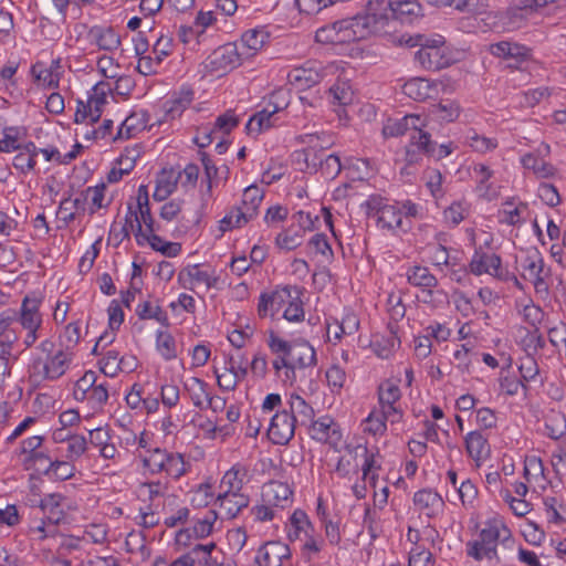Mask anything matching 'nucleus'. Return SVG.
<instances>
[{"label":"nucleus","instance_id":"obj_52","mask_svg":"<svg viewBox=\"0 0 566 566\" xmlns=\"http://www.w3.org/2000/svg\"><path fill=\"white\" fill-rule=\"evenodd\" d=\"M85 200L86 198H83L82 196L74 199L66 198L62 200L57 211L60 219L66 224L72 222L75 219V210L83 208Z\"/></svg>","mask_w":566,"mask_h":566},{"label":"nucleus","instance_id":"obj_22","mask_svg":"<svg viewBox=\"0 0 566 566\" xmlns=\"http://www.w3.org/2000/svg\"><path fill=\"white\" fill-rule=\"evenodd\" d=\"M465 449L469 457L479 467L490 457L491 448L488 439L480 431H471L465 437Z\"/></svg>","mask_w":566,"mask_h":566},{"label":"nucleus","instance_id":"obj_45","mask_svg":"<svg viewBox=\"0 0 566 566\" xmlns=\"http://www.w3.org/2000/svg\"><path fill=\"white\" fill-rule=\"evenodd\" d=\"M283 310V317L289 322H301L304 319L303 303L297 287H292L291 300Z\"/></svg>","mask_w":566,"mask_h":566},{"label":"nucleus","instance_id":"obj_15","mask_svg":"<svg viewBox=\"0 0 566 566\" xmlns=\"http://www.w3.org/2000/svg\"><path fill=\"white\" fill-rule=\"evenodd\" d=\"M290 547L282 542H268L255 555L256 566H282L283 559L290 557Z\"/></svg>","mask_w":566,"mask_h":566},{"label":"nucleus","instance_id":"obj_43","mask_svg":"<svg viewBox=\"0 0 566 566\" xmlns=\"http://www.w3.org/2000/svg\"><path fill=\"white\" fill-rule=\"evenodd\" d=\"M317 171L319 170L321 174L326 179H334L338 176V174L342 170V164L340 159L337 155L329 154L326 157L323 158V154H317Z\"/></svg>","mask_w":566,"mask_h":566},{"label":"nucleus","instance_id":"obj_14","mask_svg":"<svg viewBox=\"0 0 566 566\" xmlns=\"http://www.w3.org/2000/svg\"><path fill=\"white\" fill-rule=\"evenodd\" d=\"M319 136L316 134H307L301 137L302 143H306L308 145L307 148L295 150L292 154V160L295 165H297L298 169L307 172H316L317 171V154L315 150L317 146V140H319Z\"/></svg>","mask_w":566,"mask_h":566},{"label":"nucleus","instance_id":"obj_10","mask_svg":"<svg viewBox=\"0 0 566 566\" xmlns=\"http://www.w3.org/2000/svg\"><path fill=\"white\" fill-rule=\"evenodd\" d=\"M517 262L522 270L523 279L532 282L536 291L547 289L544 281V260L537 249L533 248L527 250Z\"/></svg>","mask_w":566,"mask_h":566},{"label":"nucleus","instance_id":"obj_30","mask_svg":"<svg viewBox=\"0 0 566 566\" xmlns=\"http://www.w3.org/2000/svg\"><path fill=\"white\" fill-rule=\"evenodd\" d=\"M269 35L263 30H248L241 36L240 51H244V59L253 56L261 50L266 42Z\"/></svg>","mask_w":566,"mask_h":566},{"label":"nucleus","instance_id":"obj_13","mask_svg":"<svg viewBox=\"0 0 566 566\" xmlns=\"http://www.w3.org/2000/svg\"><path fill=\"white\" fill-rule=\"evenodd\" d=\"M292 287L284 286L277 289L272 293H263L260 296L258 304V314L260 317L271 316L273 317L276 313L285 307L287 302L291 300Z\"/></svg>","mask_w":566,"mask_h":566},{"label":"nucleus","instance_id":"obj_2","mask_svg":"<svg viewBox=\"0 0 566 566\" xmlns=\"http://www.w3.org/2000/svg\"><path fill=\"white\" fill-rule=\"evenodd\" d=\"M386 4L385 0H370L367 4V12L335 21L319 28L315 39L321 43L344 44L366 39L378 29V17L376 4Z\"/></svg>","mask_w":566,"mask_h":566},{"label":"nucleus","instance_id":"obj_4","mask_svg":"<svg viewBox=\"0 0 566 566\" xmlns=\"http://www.w3.org/2000/svg\"><path fill=\"white\" fill-rule=\"evenodd\" d=\"M510 536V530L501 521L488 522L479 533V538L467 543V554L475 560L497 559L499 541H505Z\"/></svg>","mask_w":566,"mask_h":566},{"label":"nucleus","instance_id":"obj_3","mask_svg":"<svg viewBox=\"0 0 566 566\" xmlns=\"http://www.w3.org/2000/svg\"><path fill=\"white\" fill-rule=\"evenodd\" d=\"M400 45L408 48L420 46L415 53V60L421 67L438 71L449 65L450 59L447 54V46L443 36L428 39L423 35L401 34L398 39Z\"/></svg>","mask_w":566,"mask_h":566},{"label":"nucleus","instance_id":"obj_9","mask_svg":"<svg viewBox=\"0 0 566 566\" xmlns=\"http://www.w3.org/2000/svg\"><path fill=\"white\" fill-rule=\"evenodd\" d=\"M296 424L287 409L276 410L269 420L268 437L274 444H287L295 434Z\"/></svg>","mask_w":566,"mask_h":566},{"label":"nucleus","instance_id":"obj_23","mask_svg":"<svg viewBox=\"0 0 566 566\" xmlns=\"http://www.w3.org/2000/svg\"><path fill=\"white\" fill-rule=\"evenodd\" d=\"M290 416L296 426L308 427L314 419L315 412L313 407L306 402V400L297 394H292L289 399Z\"/></svg>","mask_w":566,"mask_h":566},{"label":"nucleus","instance_id":"obj_51","mask_svg":"<svg viewBox=\"0 0 566 566\" xmlns=\"http://www.w3.org/2000/svg\"><path fill=\"white\" fill-rule=\"evenodd\" d=\"M526 209V205L520 203L518 206H514L512 202L506 201L503 205V209L499 211V220L502 223H506L509 226H516L521 223L522 212Z\"/></svg>","mask_w":566,"mask_h":566},{"label":"nucleus","instance_id":"obj_53","mask_svg":"<svg viewBox=\"0 0 566 566\" xmlns=\"http://www.w3.org/2000/svg\"><path fill=\"white\" fill-rule=\"evenodd\" d=\"M302 542V554L307 560H311L314 556H316L322 551L324 545V541L319 535L315 533L314 528H312V532H308L303 536Z\"/></svg>","mask_w":566,"mask_h":566},{"label":"nucleus","instance_id":"obj_5","mask_svg":"<svg viewBox=\"0 0 566 566\" xmlns=\"http://www.w3.org/2000/svg\"><path fill=\"white\" fill-rule=\"evenodd\" d=\"M73 359V353L57 349L46 357H36L32 365V376L39 380H56L62 377Z\"/></svg>","mask_w":566,"mask_h":566},{"label":"nucleus","instance_id":"obj_47","mask_svg":"<svg viewBox=\"0 0 566 566\" xmlns=\"http://www.w3.org/2000/svg\"><path fill=\"white\" fill-rule=\"evenodd\" d=\"M465 139L469 147L480 154L492 151L499 145L495 138L479 135L475 130L469 132Z\"/></svg>","mask_w":566,"mask_h":566},{"label":"nucleus","instance_id":"obj_29","mask_svg":"<svg viewBox=\"0 0 566 566\" xmlns=\"http://www.w3.org/2000/svg\"><path fill=\"white\" fill-rule=\"evenodd\" d=\"M111 92V86L106 82H98L92 88V93L87 101L90 111V119L94 123L97 122L102 115V108L106 104L107 94Z\"/></svg>","mask_w":566,"mask_h":566},{"label":"nucleus","instance_id":"obj_11","mask_svg":"<svg viewBox=\"0 0 566 566\" xmlns=\"http://www.w3.org/2000/svg\"><path fill=\"white\" fill-rule=\"evenodd\" d=\"M432 142L430 135L426 132H416L410 135L409 144L406 146L405 161L406 166L401 168L402 175H409V167L419 164L424 155L431 156Z\"/></svg>","mask_w":566,"mask_h":566},{"label":"nucleus","instance_id":"obj_58","mask_svg":"<svg viewBox=\"0 0 566 566\" xmlns=\"http://www.w3.org/2000/svg\"><path fill=\"white\" fill-rule=\"evenodd\" d=\"M88 401L93 409L102 408L108 400V388L106 382L96 384L87 394Z\"/></svg>","mask_w":566,"mask_h":566},{"label":"nucleus","instance_id":"obj_54","mask_svg":"<svg viewBox=\"0 0 566 566\" xmlns=\"http://www.w3.org/2000/svg\"><path fill=\"white\" fill-rule=\"evenodd\" d=\"M97 376L95 371H86L76 382L73 390V396L77 401H84L87 398V394L95 385Z\"/></svg>","mask_w":566,"mask_h":566},{"label":"nucleus","instance_id":"obj_21","mask_svg":"<svg viewBox=\"0 0 566 566\" xmlns=\"http://www.w3.org/2000/svg\"><path fill=\"white\" fill-rule=\"evenodd\" d=\"M501 258L496 254H475L470 262V271L475 275L488 273L496 277H503Z\"/></svg>","mask_w":566,"mask_h":566},{"label":"nucleus","instance_id":"obj_20","mask_svg":"<svg viewBox=\"0 0 566 566\" xmlns=\"http://www.w3.org/2000/svg\"><path fill=\"white\" fill-rule=\"evenodd\" d=\"M216 501L222 518H234L243 509L248 507L250 499L243 493H218Z\"/></svg>","mask_w":566,"mask_h":566},{"label":"nucleus","instance_id":"obj_59","mask_svg":"<svg viewBox=\"0 0 566 566\" xmlns=\"http://www.w3.org/2000/svg\"><path fill=\"white\" fill-rule=\"evenodd\" d=\"M123 359L118 357L115 350H108L101 360V370L106 376L115 377L122 370Z\"/></svg>","mask_w":566,"mask_h":566},{"label":"nucleus","instance_id":"obj_26","mask_svg":"<svg viewBox=\"0 0 566 566\" xmlns=\"http://www.w3.org/2000/svg\"><path fill=\"white\" fill-rule=\"evenodd\" d=\"M308 427L312 438L318 441L338 440L340 437L337 423L328 416L313 419Z\"/></svg>","mask_w":566,"mask_h":566},{"label":"nucleus","instance_id":"obj_38","mask_svg":"<svg viewBox=\"0 0 566 566\" xmlns=\"http://www.w3.org/2000/svg\"><path fill=\"white\" fill-rule=\"evenodd\" d=\"M185 388L192 403L197 408L203 409L210 395L208 392V385L203 380L192 377L185 384Z\"/></svg>","mask_w":566,"mask_h":566},{"label":"nucleus","instance_id":"obj_36","mask_svg":"<svg viewBox=\"0 0 566 566\" xmlns=\"http://www.w3.org/2000/svg\"><path fill=\"white\" fill-rule=\"evenodd\" d=\"M90 34L101 50L113 51L120 44L119 35L112 28H94Z\"/></svg>","mask_w":566,"mask_h":566},{"label":"nucleus","instance_id":"obj_55","mask_svg":"<svg viewBox=\"0 0 566 566\" xmlns=\"http://www.w3.org/2000/svg\"><path fill=\"white\" fill-rule=\"evenodd\" d=\"M346 451L350 455H352V453H355V455L357 457L360 453L365 458V462L363 465V479L364 480L369 479L370 483L374 485L376 482V478H377L375 474L370 475V472L375 464L374 455L369 454L367 448H365L363 446H357V447L348 446V447H346Z\"/></svg>","mask_w":566,"mask_h":566},{"label":"nucleus","instance_id":"obj_35","mask_svg":"<svg viewBox=\"0 0 566 566\" xmlns=\"http://www.w3.org/2000/svg\"><path fill=\"white\" fill-rule=\"evenodd\" d=\"M38 156V148L34 143L29 142L24 144L13 158V167L22 174H28L35 167V157Z\"/></svg>","mask_w":566,"mask_h":566},{"label":"nucleus","instance_id":"obj_25","mask_svg":"<svg viewBox=\"0 0 566 566\" xmlns=\"http://www.w3.org/2000/svg\"><path fill=\"white\" fill-rule=\"evenodd\" d=\"M402 92L415 101H426L437 93V85L423 77H413L402 85Z\"/></svg>","mask_w":566,"mask_h":566},{"label":"nucleus","instance_id":"obj_40","mask_svg":"<svg viewBox=\"0 0 566 566\" xmlns=\"http://www.w3.org/2000/svg\"><path fill=\"white\" fill-rule=\"evenodd\" d=\"M545 429L549 438L557 440L566 433V417L559 411L552 410L545 419Z\"/></svg>","mask_w":566,"mask_h":566},{"label":"nucleus","instance_id":"obj_6","mask_svg":"<svg viewBox=\"0 0 566 566\" xmlns=\"http://www.w3.org/2000/svg\"><path fill=\"white\" fill-rule=\"evenodd\" d=\"M368 214L376 213L378 223L390 230L401 229L406 231L409 224L403 223L402 211L392 205H382L379 197H370L366 202Z\"/></svg>","mask_w":566,"mask_h":566},{"label":"nucleus","instance_id":"obj_37","mask_svg":"<svg viewBox=\"0 0 566 566\" xmlns=\"http://www.w3.org/2000/svg\"><path fill=\"white\" fill-rule=\"evenodd\" d=\"M254 217L248 210L240 207H233L229 213H227L222 220H220V230L222 232L232 230L234 228H241L247 224Z\"/></svg>","mask_w":566,"mask_h":566},{"label":"nucleus","instance_id":"obj_24","mask_svg":"<svg viewBox=\"0 0 566 566\" xmlns=\"http://www.w3.org/2000/svg\"><path fill=\"white\" fill-rule=\"evenodd\" d=\"M413 503L428 517L436 516L443 507L442 497L432 490L423 489L415 493Z\"/></svg>","mask_w":566,"mask_h":566},{"label":"nucleus","instance_id":"obj_42","mask_svg":"<svg viewBox=\"0 0 566 566\" xmlns=\"http://www.w3.org/2000/svg\"><path fill=\"white\" fill-rule=\"evenodd\" d=\"M461 113V107L455 101H442L431 108V114L434 115L438 119L443 122H453L455 120Z\"/></svg>","mask_w":566,"mask_h":566},{"label":"nucleus","instance_id":"obj_44","mask_svg":"<svg viewBox=\"0 0 566 566\" xmlns=\"http://www.w3.org/2000/svg\"><path fill=\"white\" fill-rule=\"evenodd\" d=\"M136 314L140 319H155L161 325H169L167 313L159 305H154L150 302L146 301L138 304Z\"/></svg>","mask_w":566,"mask_h":566},{"label":"nucleus","instance_id":"obj_27","mask_svg":"<svg viewBox=\"0 0 566 566\" xmlns=\"http://www.w3.org/2000/svg\"><path fill=\"white\" fill-rule=\"evenodd\" d=\"M248 474V469L244 465L235 464L228 470L220 481L219 493H242L244 479Z\"/></svg>","mask_w":566,"mask_h":566},{"label":"nucleus","instance_id":"obj_64","mask_svg":"<svg viewBox=\"0 0 566 566\" xmlns=\"http://www.w3.org/2000/svg\"><path fill=\"white\" fill-rule=\"evenodd\" d=\"M467 214L468 209L462 202H453L443 212L444 221L452 227L458 226Z\"/></svg>","mask_w":566,"mask_h":566},{"label":"nucleus","instance_id":"obj_16","mask_svg":"<svg viewBox=\"0 0 566 566\" xmlns=\"http://www.w3.org/2000/svg\"><path fill=\"white\" fill-rule=\"evenodd\" d=\"M292 494L290 485L280 481H270L262 488L263 502L274 507H289L293 502Z\"/></svg>","mask_w":566,"mask_h":566},{"label":"nucleus","instance_id":"obj_31","mask_svg":"<svg viewBox=\"0 0 566 566\" xmlns=\"http://www.w3.org/2000/svg\"><path fill=\"white\" fill-rule=\"evenodd\" d=\"M180 277L189 284V289L203 285L206 289L214 286L217 279L207 271L200 269L198 264L188 266L180 273Z\"/></svg>","mask_w":566,"mask_h":566},{"label":"nucleus","instance_id":"obj_60","mask_svg":"<svg viewBox=\"0 0 566 566\" xmlns=\"http://www.w3.org/2000/svg\"><path fill=\"white\" fill-rule=\"evenodd\" d=\"M218 518L214 510L208 511L202 518L197 520L193 525V533L197 537H206L211 534L213 524Z\"/></svg>","mask_w":566,"mask_h":566},{"label":"nucleus","instance_id":"obj_12","mask_svg":"<svg viewBox=\"0 0 566 566\" xmlns=\"http://www.w3.org/2000/svg\"><path fill=\"white\" fill-rule=\"evenodd\" d=\"M325 76V70L318 62H308L305 66L293 69L287 77L291 85L303 91L319 83Z\"/></svg>","mask_w":566,"mask_h":566},{"label":"nucleus","instance_id":"obj_1","mask_svg":"<svg viewBox=\"0 0 566 566\" xmlns=\"http://www.w3.org/2000/svg\"><path fill=\"white\" fill-rule=\"evenodd\" d=\"M268 346L275 355L272 363L273 368L284 384L293 385L296 379V369H305L316 365L315 349L304 339L287 342L274 332H270Z\"/></svg>","mask_w":566,"mask_h":566},{"label":"nucleus","instance_id":"obj_17","mask_svg":"<svg viewBox=\"0 0 566 566\" xmlns=\"http://www.w3.org/2000/svg\"><path fill=\"white\" fill-rule=\"evenodd\" d=\"M244 53L235 43H227L212 53L211 64L217 70H232L241 65Z\"/></svg>","mask_w":566,"mask_h":566},{"label":"nucleus","instance_id":"obj_50","mask_svg":"<svg viewBox=\"0 0 566 566\" xmlns=\"http://www.w3.org/2000/svg\"><path fill=\"white\" fill-rule=\"evenodd\" d=\"M401 397L399 386L392 380H385L378 387L379 405H396Z\"/></svg>","mask_w":566,"mask_h":566},{"label":"nucleus","instance_id":"obj_28","mask_svg":"<svg viewBox=\"0 0 566 566\" xmlns=\"http://www.w3.org/2000/svg\"><path fill=\"white\" fill-rule=\"evenodd\" d=\"M276 105H268L262 111L255 113L247 123L248 134H260L274 125L273 117L279 112Z\"/></svg>","mask_w":566,"mask_h":566},{"label":"nucleus","instance_id":"obj_46","mask_svg":"<svg viewBox=\"0 0 566 566\" xmlns=\"http://www.w3.org/2000/svg\"><path fill=\"white\" fill-rule=\"evenodd\" d=\"M146 128L144 114L134 113L125 118L118 128V137L129 138Z\"/></svg>","mask_w":566,"mask_h":566},{"label":"nucleus","instance_id":"obj_34","mask_svg":"<svg viewBox=\"0 0 566 566\" xmlns=\"http://www.w3.org/2000/svg\"><path fill=\"white\" fill-rule=\"evenodd\" d=\"M20 322L25 329H39L42 317L39 313V301L24 297L21 306Z\"/></svg>","mask_w":566,"mask_h":566},{"label":"nucleus","instance_id":"obj_41","mask_svg":"<svg viewBox=\"0 0 566 566\" xmlns=\"http://www.w3.org/2000/svg\"><path fill=\"white\" fill-rule=\"evenodd\" d=\"M156 349L165 360H172L177 357V345L172 335L168 332L158 331L156 334Z\"/></svg>","mask_w":566,"mask_h":566},{"label":"nucleus","instance_id":"obj_18","mask_svg":"<svg viewBox=\"0 0 566 566\" xmlns=\"http://www.w3.org/2000/svg\"><path fill=\"white\" fill-rule=\"evenodd\" d=\"M64 501L65 497L60 493L48 494L40 501L39 506L50 525L57 526L64 522Z\"/></svg>","mask_w":566,"mask_h":566},{"label":"nucleus","instance_id":"obj_19","mask_svg":"<svg viewBox=\"0 0 566 566\" xmlns=\"http://www.w3.org/2000/svg\"><path fill=\"white\" fill-rule=\"evenodd\" d=\"M135 237L138 244H144L145 242H148L154 250L160 251L167 256L177 255V253L180 251L179 244L165 242L159 235L155 234V232H144L137 216H135Z\"/></svg>","mask_w":566,"mask_h":566},{"label":"nucleus","instance_id":"obj_63","mask_svg":"<svg viewBox=\"0 0 566 566\" xmlns=\"http://www.w3.org/2000/svg\"><path fill=\"white\" fill-rule=\"evenodd\" d=\"M334 103L346 105L352 102L353 91L347 82H337L329 88Z\"/></svg>","mask_w":566,"mask_h":566},{"label":"nucleus","instance_id":"obj_57","mask_svg":"<svg viewBox=\"0 0 566 566\" xmlns=\"http://www.w3.org/2000/svg\"><path fill=\"white\" fill-rule=\"evenodd\" d=\"M66 459L77 460L87 449V441L83 436H72L66 441Z\"/></svg>","mask_w":566,"mask_h":566},{"label":"nucleus","instance_id":"obj_7","mask_svg":"<svg viewBox=\"0 0 566 566\" xmlns=\"http://www.w3.org/2000/svg\"><path fill=\"white\" fill-rule=\"evenodd\" d=\"M386 4H376V11L380 13L378 24L388 19L391 13L396 19L411 22L415 18L422 15V6L417 0H403L390 2L385 0Z\"/></svg>","mask_w":566,"mask_h":566},{"label":"nucleus","instance_id":"obj_33","mask_svg":"<svg viewBox=\"0 0 566 566\" xmlns=\"http://www.w3.org/2000/svg\"><path fill=\"white\" fill-rule=\"evenodd\" d=\"M521 161L523 167L532 170L536 178L546 179L555 175L556 169L554 166L536 154L528 153L522 157Z\"/></svg>","mask_w":566,"mask_h":566},{"label":"nucleus","instance_id":"obj_49","mask_svg":"<svg viewBox=\"0 0 566 566\" xmlns=\"http://www.w3.org/2000/svg\"><path fill=\"white\" fill-rule=\"evenodd\" d=\"M263 199V192L258 186H249L244 189L242 196V208L251 212L253 217L256 216L258 209Z\"/></svg>","mask_w":566,"mask_h":566},{"label":"nucleus","instance_id":"obj_56","mask_svg":"<svg viewBox=\"0 0 566 566\" xmlns=\"http://www.w3.org/2000/svg\"><path fill=\"white\" fill-rule=\"evenodd\" d=\"M72 461H50V464L44 470L45 474H51L57 480H67L74 475V467L71 464Z\"/></svg>","mask_w":566,"mask_h":566},{"label":"nucleus","instance_id":"obj_39","mask_svg":"<svg viewBox=\"0 0 566 566\" xmlns=\"http://www.w3.org/2000/svg\"><path fill=\"white\" fill-rule=\"evenodd\" d=\"M407 280L413 286L437 287L438 280L430 273L429 269L421 265H415L407 271Z\"/></svg>","mask_w":566,"mask_h":566},{"label":"nucleus","instance_id":"obj_48","mask_svg":"<svg viewBox=\"0 0 566 566\" xmlns=\"http://www.w3.org/2000/svg\"><path fill=\"white\" fill-rule=\"evenodd\" d=\"M234 368L235 357L231 356L229 359V367L224 368L223 373H219L218 369H214L218 386L222 390L232 391L235 389L238 385V376L234 374Z\"/></svg>","mask_w":566,"mask_h":566},{"label":"nucleus","instance_id":"obj_62","mask_svg":"<svg viewBox=\"0 0 566 566\" xmlns=\"http://www.w3.org/2000/svg\"><path fill=\"white\" fill-rule=\"evenodd\" d=\"M359 327V319L354 313L346 314L339 325L336 326L334 339L338 340L342 335H353Z\"/></svg>","mask_w":566,"mask_h":566},{"label":"nucleus","instance_id":"obj_8","mask_svg":"<svg viewBox=\"0 0 566 566\" xmlns=\"http://www.w3.org/2000/svg\"><path fill=\"white\" fill-rule=\"evenodd\" d=\"M129 216L126 217L125 226L123 227V230L125 231V235H128L127 226L130 227L132 230L136 227V220L135 216H137L138 220L140 221V226H145L144 232H155V220L150 212L149 207V196H148V189L147 186L140 185L138 187L137 191V210H133V208L129 206Z\"/></svg>","mask_w":566,"mask_h":566},{"label":"nucleus","instance_id":"obj_61","mask_svg":"<svg viewBox=\"0 0 566 566\" xmlns=\"http://www.w3.org/2000/svg\"><path fill=\"white\" fill-rule=\"evenodd\" d=\"M326 380L333 392H339L346 381V373L338 365H333L326 370Z\"/></svg>","mask_w":566,"mask_h":566},{"label":"nucleus","instance_id":"obj_32","mask_svg":"<svg viewBox=\"0 0 566 566\" xmlns=\"http://www.w3.org/2000/svg\"><path fill=\"white\" fill-rule=\"evenodd\" d=\"M314 526L310 522L306 513L302 510H296L290 518V526L287 537L291 542L303 541V536L312 532Z\"/></svg>","mask_w":566,"mask_h":566}]
</instances>
